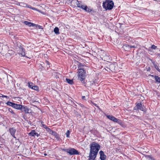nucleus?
Listing matches in <instances>:
<instances>
[{
    "label": "nucleus",
    "instance_id": "obj_1",
    "mask_svg": "<svg viewBox=\"0 0 160 160\" xmlns=\"http://www.w3.org/2000/svg\"><path fill=\"white\" fill-rule=\"evenodd\" d=\"M90 148L89 154L90 155H93V156H95V157H96L100 149L99 144L98 143L93 142L91 144Z\"/></svg>",
    "mask_w": 160,
    "mask_h": 160
},
{
    "label": "nucleus",
    "instance_id": "obj_2",
    "mask_svg": "<svg viewBox=\"0 0 160 160\" xmlns=\"http://www.w3.org/2000/svg\"><path fill=\"white\" fill-rule=\"evenodd\" d=\"M114 5V2L111 0H106L105 2L103 3L102 6L106 10H111L112 9Z\"/></svg>",
    "mask_w": 160,
    "mask_h": 160
},
{
    "label": "nucleus",
    "instance_id": "obj_3",
    "mask_svg": "<svg viewBox=\"0 0 160 160\" xmlns=\"http://www.w3.org/2000/svg\"><path fill=\"white\" fill-rule=\"evenodd\" d=\"M88 72L86 71H81L78 73V79H79L82 82L85 83V79L87 75Z\"/></svg>",
    "mask_w": 160,
    "mask_h": 160
},
{
    "label": "nucleus",
    "instance_id": "obj_4",
    "mask_svg": "<svg viewBox=\"0 0 160 160\" xmlns=\"http://www.w3.org/2000/svg\"><path fill=\"white\" fill-rule=\"evenodd\" d=\"M117 65L116 63L112 64L110 63V62H108L106 64H105L103 68L105 70H107V69H109L110 70H114L115 69L116 66Z\"/></svg>",
    "mask_w": 160,
    "mask_h": 160
},
{
    "label": "nucleus",
    "instance_id": "obj_5",
    "mask_svg": "<svg viewBox=\"0 0 160 160\" xmlns=\"http://www.w3.org/2000/svg\"><path fill=\"white\" fill-rule=\"evenodd\" d=\"M68 153L70 155H78L79 154L78 151L74 148H68Z\"/></svg>",
    "mask_w": 160,
    "mask_h": 160
},
{
    "label": "nucleus",
    "instance_id": "obj_6",
    "mask_svg": "<svg viewBox=\"0 0 160 160\" xmlns=\"http://www.w3.org/2000/svg\"><path fill=\"white\" fill-rule=\"evenodd\" d=\"M20 51L19 54L21 55L22 56H25V49H24L23 47L20 45L19 47Z\"/></svg>",
    "mask_w": 160,
    "mask_h": 160
},
{
    "label": "nucleus",
    "instance_id": "obj_7",
    "mask_svg": "<svg viewBox=\"0 0 160 160\" xmlns=\"http://www.w3.org/2000/svg\"><path fill=\"white\" fill-rule=\"evenodd\" d=\"M9 131L11 135L14 138H16L15 136V133L16 132V129L14 128H11L9 129Z\"/></svg>",
    "mask_w": 160,
    "mask_h": 160
},
{
    "label": "nucleus",
    "instance_id": "obj_8",
    "mask_svg": "<svg viewBox=\"0 0 160 160\" xmlns=\"http://www.w3.org/2000/svg\"><path fill=\"white\" fill-rule=\"evenodd\" d=\"M72 69L73 70L77 69V70H85V69H88V68H87L86 66H85L84 68H79L78 66H74V65L72 66Z\"/></svg>",
    "mask_w": 160,
    "mask_h": 160
},
{
    "label": "nucleus",
    "instance_id": "obj_9",
    "mask_svg": "<svg viewBox=\"0 0 160 160\" xmlns=\"http://www.w3.org/2000/svg\"><path fill=\"white\" fill-rule=\"evenodd\" d=\"M100 154V159L101 160H105L106 159V156L104 154V152L102 151H100L99 152Z\"/></svg>",
    "mask_w": 160,
    "mask_h": 160
},
{
    "label": "nucleus",
    "instance_id": "obj_10",
    "mask_svg": "<svg viewBox=\"0 0 160 160\" xmlns=\"http://www.w3.org/2000/svg\"><path fill=\"white\" fill-rule=\"evenodd\" d=\"M21 110H22V112H24L25 113H30V112H29V110L27 106H25L22 105V108Z\"/></svg>",
    "mask_w": 160,
    "mask_h": 160
},
{
    "label": "nucleus",
    "instance_id": "obj_11",
    "mask_svg": "<svg viewBox=\"0 0 160 160\" xmlns=\"http://www.w3.org/2000/svg\"><path fill=\"white\" fill-rule=\"evenodd\" d=\"M22 105L14 103L13 106V108L16 109L21 110L22 108Z\"/></svg>",
    "mask_w": 160,
    "mask_h": 160
},
{
    "label": "nucleus",
    "instance_id": "obj_12",
    "mask_svg": "<svg viewBox=\"0 0 160 160\" xmlns=\"http://www.w3.org/2000/svg\"><path fill=\"white\" fill-rule=\"evenodd\" d=\"M29 135L32 136H36L38 137L39 135L38 133L36 132L35 130H32L31 132L29 133Z\"/></svg>",
    "mask_w": 160,
    "mask_h": 160
},
{
    "label": "nucleus",
    "instance_id": "obj_13",
    "mask_svg": "<svg viewBox=\"0 0 160 160\" xmlns=\"http://www.w3.org/2000/svg\"><path fill=\"white\" fill-rule=\"evenodd\" d=\"M23 23L27 25L28 26H29V27H31V26L34 27V26H35V25H36V24H35L32 23V22H29L27 21H24L23 22Z\"/></svg>",
    "mask_w": 160,
    "mask_h": 160
},
{
    "label": "nucleus",
    "instance_id": "obj_14",
    "mask_svg": "<svg viewBox=\"0 0 160 160\" xmlns=\"http://www.w3.org/2000/svg\"><path fill=\"white\" fill-rule=\"evenodd\" d=\"M48 129L50 130V133L51 134L53 135L56 138H58V134L55 131L51 130L49 128H48Z\"/></svg>",
    "mask_w": 160,
    "mask_h": 160
},
{
    "label": "nucleus",
    "instance_id": "obj_15",
    "mask_svg": "<svg viewBox=\"0 0 160 160\" xmlns=\"http://www.w3.org/2000/svg\"><path fill=\"white\" fill-rule=\"evenodd\" d=\"M78 1L77 0H72L71 2V4L73 7H76L78 3Z\"/></svg>",
    "mask_w": 160,
    "mask_h": 160
},
{
    "label": "nucleus",
    "instance_id": "obj_16",
    "mask_svg": "<svg viewBox=\"0 0 160 160\" xmlns=\"http://www.w3.org/2000/svg\"><path fill=\"white\" fill-rule=\"evenodd\" d=\"M137 107L138 109H140L141 111H143L144 108L142 106V105L141 103L137 104Z\"/></svg>",
    "mask_w": 160,
    "mask_h": 160
},
{
    "label": "nucleus",
    "instance_id": "obj_17",
    "mask_svg": "<svg viewBox=\"0 0 160 160\" xmlns=\"http://www.w3.org/2000/svg\"><path fill=\"white\" fill-rule=\"evenodd\" d=\"M54 32L57 35H58L59 34V29L58 28L55 27L54 29Z\"/></svg>",
    "mask_w": 160,
    "mask_h": 160
},
{
    "label": "nucleus",
    "instance_id": "obj_18",
    "mask_svg": "<svg viewBox=\"0 0 160 160\" xmlns=\"http://www.w3.org/2000/svg\"><path fill=\"white\" fill-rule=\"evenodd\" d=\"M66 80L68 83L70 84H72L73 83V82L72 79H70L67 78L66 79Z\"/></svg>",
    "mask_w": 160,
    "mask_h": 160
},
{
    "label": "nucleus",
    "instance_id": "obj_19",
    "mask_svg": "<svg viewBox=\"0 0 160 160\" xmlns=\"http://www.w3.org/2000/svg\"><path fill=\"white\" fill-rule=\"evenodd\" d=\"M154 77L156 82L160 83V77L157 76H155Z\"/></svg>",
    "mask_w": 160,
    "mask_h": 160
},
{
    "label": "nucleus",
    "instance_id": "obj_20",
    "mask_svg": "<svg viewBox=\"0 0 160 160\" xmlns=\"http://www.w3.org/2000/svg\"><path fill=\"white\" fill-rule=\"evenodd\" d=\"M93 10L91 8H88V7H86V10H85L86 12H91Z\"/></svg>",
    "mask_w": 160,
    "mask_h": 160
},
{
    "label": "nucleus",
    "instance_id": "obj_21",
    "mask_svg": "<svg viewBox=\"0 0 160 160\" xmlns=\"http://www.w3.org/2000/svg\"><path fill=\"white\" fill-rule=\"evenodd\" d=\"M14 103L8 101L7 102L6 104L9 106H12L13 107Z\"/></svg>",
    "mask_w": 160,
    "mask_h": 160
},
{
    "label": "nucleus",
    "instance_id": "obj_22",
    "mask_svg": "<svg viewBox=\"0 0 160 160\" xmlns=\"http://www.w3.org/2000/svg\"><path fill=\"white\" fill-rule=\"evenodd\" d=\"M96 157L94 156H93V155H89V158L88 160H94Z\"/></svg>",
    "mask_w": 160,
    "mask_h": 160
},
{
    "label": "nucleus",
    "instance_id": "obj_23",
    "mask_svg": "<svg viewBox=\"0 0 160 160\" xmlns=\"http://www.w3.org/2000/svg\"><path fill=\"white\" fill-rule=\"evenodd\" d=\"M28 87L29 88L32 89L33 86V83H32V82H28Z\"/></svg>",
    "mask_w": 160,
    "mask_h": 160
},
{
    "label": "nucleus",
    "instance_id": "obj_24",
    "mask_svg": "<svg viewBox=\"0 0 160 160\" xmlns=\"http://www.w3.org/2000/svg\"><path fill=\"white\" fill-rule=\"evenodd\" d=\"M107 117L108 118L112 121L115 118L114 117L111 115H108Z\"/></svg>",
    "mask_w": 160,
    "mask_h": 160
},
{
    "label": "nucleus",
    "instance_id": "obj_25",
    "mask_svg": "<svg viewBox=\"0 0 160 160\" xmlns=\"http://www.w3.org/2000/svg\"><path fill=\"white\" fill-rule=\"evenodd\" d=\"M113 121L118 123H119L120 121L119 119L116 118H114Z\"/></svg>",
    "mask_w": 160,
    "mask_h": 160
},
{
    "label": "nucleus",
    "instance_id": "obj_26",
    "mask_svg": "<svg viewBox=\"0 0 160 160\" xmlns=\"http://www.w3.org/2000/svg\"><path fill=\"white\" fill-rule=\"evenodd\" d=\"M87 6H85L84 5H82L80 6V8H82L84 10H86V7Z\"/></svg>",
    "mask_w": 160,
    "mask_h": 160
},
{
    "label": "nucleus",
    "instance_id": "obj_27",
    "mask_svg": "<svg viewBox=\"0 0 160 160\" xmlns=\"http://www.w3.org/2000/svg\"><path fill=\"white\" fill-rule=\"evenodd\" d=\"M34 90L36 91L38 90V87L37 86H33L32 88Z\"/></svg>",
    "mask_w": 160,
    "mask_h": 160
},
{
    "label": "nucleus",
    "instance_id": "obj_28",
    "mask_svg": "<svg viewBox=\"0 0 160 160\" xmlns=\"http://www.w3.org/2000/svg\"><path fill=\"white\" fill-rule=\"evenodd\" d=\"M45 62H46V64L48 65L47 68H48V67H50V63L48 61H45ZM47 69H48V68Z\"/></svg>",
    "mask_w": 160,
    "mask_h": 160
},
{
    "label": "nucleus",
    "instance_id": "obj_29",
    "mask_svg": "<svg viewBox=\"0 0 160 160\" xmlns=\"http://www.w3.org/2000/svg\"><path fill=\"white\" fill-rule=\"evenodd\" d=\"M66 136L67 138H69V134H70V131L69 130H68L66 133Z\"/></svg>",
    "mask_w": 160,
    "mask_h": 160
},
{
    "label": "nucleus",
    "instance_id": "obj_30",
    "mask_svg": "<svg viewBox=\"0 0 160 160\" xmlns=\"http://www.w3.org/2000/svg\"><path fill=\"white\" fill-rule=\"evenodd\" d=\"M36 26V27L38 28L39 29H43V27L42 26L38 25H37L36 24L35 26Z\"/></svg>",
    "mask_w": 160,
    "mask_h": 160
},
{
    "label": "nucleus",
    "instance_id": "obj_31",
    "mask_svg": "<svg viewBox=\"0 0 160 160\" xmlns=\"http://www.w3.org/2000/svg\"><path fill=\"white\" fill-rule=\"evenodd\" d=\"M8 110L10 112H11L12 114H15L14 112H13V111L11 108H8Z\"/></svg>",
    "mask_w": 160,
    "mask_h": 160
},
{
    "label": "nucleus",
    "instance_id": "obj_32",
    "mask_svg": "<svg viewBox=\"0 0 160 160\" xmlns=\"http://www.w3.org/2000/svg\"><path fill=\"white\" fill-rule=\"evenodd\" d=\"M0 97H5V98H7L8 99L9 98V97H8L6 96L3 95L1 94H0Z\"/></svg>",
    "mask_w": 160,
    "mask_h": 160
},
{
    "label": "nucleus",
    "instance_id": "obj_33",
    "mask_svg": "<svg viewBox=\"0 0 160 160\" xmlns=\"http://www.w3.org/2000/svg\"><path fill=\"white\" fill-rule=\"evenodd\" d=\"M81 5V3H80V2L79 1H78V3H77V7L78 8H80V6H81V5Z\"/></svg>",
    "mask_w": 160,
    "mask_h": 160
},
{
    "label": "nucleus",
    "instance_id": "obj_34",
    "mask_svg": "<svg viewBox=\"0 0 160 160\" xmlns=\"http://www.w3.org/2000/svg\"><path fill=\"white\" fill-rule=\"evenodd\" d=\"M154 66L155 68L157 70H160L158 66L156 65H154Z\"/></svg>",
    "mask_w": 160,
    "mask_h": 160
},
{
    "label": "nucleus",
    "instance_id": "obj_35",
    "mask_svg": "<svg viewBox=\"0 0 160 160\" xmlns=\"http://www.w3.org/2000/svg\"><path fill=\"white\" fill-rule=\"evenodd\" d=\"M156 48V47L154 45H152L151 48L154 49H155Z\"/></svg>",
    "mask_w": 160,
    "mask_h": 160
},
{
    "label": "nucleus",
    "instance_id": "obj_36",
    "mask_svg": "<svg viewBox=\"0 0 160 160\" xmlns=\"http://www.w3.org/2000/svg\"><path fill=\"white\" fill-rule=\"evenodd\" d=\"M62 150L66 152H67V153L68 152V149H62Z\"/></svg>",
    "mask_w": 160,
    "mask_h": 160
},
{
    "label": "nucleus",
    "instance_id": "obj_37",
    "mask_svg": "<svg viewBox=\"0 0 160 160\" xmlns=\"http://www.w3.org/2000/svg\"><path fill=\"white\" fill-rule=\"evenodd\" d=\"M129 47L131 48H135V46H132V45H130V46H129Z\"/></svg>",
    "mask_w": 160,
    "mask_h": 160
},
{
    "label": "nucleus",
    "instance_id": "obj_38",
    "mask_svg": "<svg viewBox=\"0 0 160 160\" xmlns=\"http://www.w3.org/2000/svg\"><path fill=\"white\" fill-rule=\"evenodd\" d=\"M8 79H7L6 80V84H7V85H8Z\"/></svg>",
    "mask_w": 160,
    "mask_h": 160
},
{
    "label": "nucleus",
    "instance_id": "obj_39",
    "mask_svg": "<svg viewBox=\"0 0 160 160\" xmlns=\"http://www.w3.org/2000/svg\"><path fill=\"white\" fill-rule=\"evenodd\" d=\"M82 99L83 100H86L85 97V96H83L82 97Z\"/></svg>",
    "mask_w": 160,
    "mask_h": 160
},
{
    "label": "nucleus",
    "instance_id": "obj_40",
    "mask_svg": "<svg viewBox=\"0 0 160 160\" xmlns=\"http://www.w3.org/2000/svg\"><path fill=\"white\" fill-rule=\"evenodd\" d=\"M31 9H32L33 10H36V9H35V8L32 7H31Z\"/></svg>",
    "mask_w": 160,
    "mask_h": 160
},
{
    "label": "nucleus",
    "instance_id": "obj_41",
    "mask_svg": "<svg viewBox=\"0 0 160 160\" xmlns=\"http://www.w3.org/2000/svg\"><path fill=\"white\" fill-rule=\"evenodd\" d=\"M93 105H95V106H96V107H98V106H97V104H95V103H94V104H93Z\"/></svg>",
    "mask_w": 160,
    "mask_h": 160
},
{
    "label": "nucleus",
    "instance_id": "obj_42",
    "mask_svg": "<svg viewBox=\"0 0 160 160\" xmlns=\"http://www.w3.org/2000/svg\"><path fill=\"white\" fill-rule=\"evenodd\" d=\"M44 156H46V155H47V154H46V153H44Z\"/></svg>",
    "mask_w": 160,
    "mask_h": 160
},
{
    "label": "nucleus",
    "instance_id": "obj_43",
    "mask_svg": "<svg viewBox=\"0 0 160 160\" xmlns=\"http://www.w3.org/2000/svg\"><path fill=\"white\" fill-rule=\"evenodd\" d=\"M43 126H44L43 127H44V128H45V127H46V126H44V125H43Z\"/></svg>",
    "mask_w": 160,
    "mask_h": 160
},
{
    "label": "nucleus",
    "instance_id": "obj_44",
    "mask_svg": "<svg viewBox=\"0 0 160 160\" xmlns=\"http://www.w3.org/2000/svg\"><path fill=\"white\" fill-rule=\"evenodd\" d=\"M31 6H30V7H28L30 8H31Z\"/></svg>",
    "mask_w": 160,
    "mask_h": 160
},
{
    "label": "nucleus",
    "instance_id": "obj_45",
    "mask_svg": "<svg viewBox=\"0 0 160 160\" xmlns=\"http://www.w3.org/2000/svg\"><path fill=\"white\" fill-rule=\"evenodd\" d=\"M74 106H77V105H76L75 104H74Z\"/></svg>",
    "mask_w": 160,
    "mask_h": 160
},
{
    "label": "nucleus",
    "instance_id": "obj_46",
    "mask_svg": "<svg viewBox=\"0 0 160 160\" xmlns=\"http://www.w3.org/2000/svg\"><path fill=\"white\" fill-rule=\"evenodd\" d=\"M151 76H152V77H154V76L153 75H151Z\"/></svg>",
    "mask_w": 160,
    "mask_h": 160
}]
</instances>
